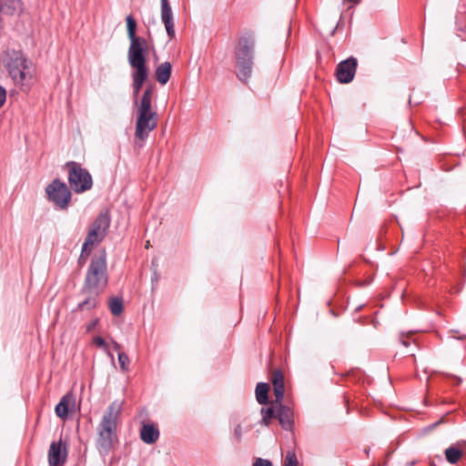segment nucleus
I'll return each instance as SVG.
<instances>
[{
	"instance_id": "obj_31",
	"label": "nucleus",
	"mask_w": 466,
	"mask_h": 466,
	"mask_svg": "<svg viewBox=\"0 0 466 466\" xmlns=\"http://www.w3.org/2000/svg\"><path fill=\"white\" fill-rule=\"evenodd\" d=\"M113 349L116 351L121 350V345L115 340H112Z\"/></svg>"
},
{
	"instance_id": "obj_29",
	"label": "nucleus",
	"mask_w": 466,
	"mask_h": 466,
	"mask_svg": "<svg viewBox=\"0 0 466 466\" xmlns=\"http://www.w3.org/2000/svg\"><path fill=\"white\" fill-rule=\"evenodd\" d=\"M253 466H272V463L268 460L258 458L255 461Z\"/></svg>"
},
{
	"instance_id": "obj_22",
	"label": "nucleus",
	"mask_w": 466,
	"mask_h": 466,
	"mask_svg": "<svg viewBox=\"0 0 466 466\" xmlns=\"http://www.w3.org/2000/svg\"><path fill=\"white\" fill-rule=\"evenodd\" d=\"M268 384L264 382L258 383L256 387V398L259 404H266L268 402Z\"/></svg>"
},
{
	"instance_id": "obj_24",
	"label": "nucleus",
	"mask_w": 466,
	"mask_h": 466,
	"mask_svg": "<svg viewBox=\"0 0 466 466\" xmlns=\"http://www.w3.org/2000/svg\"><path fill=\"white\" fill-rule=\"evenodd\" d=\"M108 308L113 315L119 316L123 312V300L120 298H111L108 301Z\"/></svg>"
},
{
	"instance_id": "obj_4",
	"label": "nucleus",
	"mask_w": 466,
	"mask_h": 466,
	"mask_svg": "<svg viewBox=\"0 0 466 466\" xmlns=\"http://www.w3.org/2000/svg\"><path fill=\"white\" fill-rule=\"evenodd\" d=\"M107 283L106 276V259L104 251L95 255L91 260L90 266L85 280L83 291H102Z\"/></svg>"
},
{
	"instance_id": "obj_7",
	"label": "nucleus",
	"mask_w": 466,
	"mask_h": 466,
	"mask_svg": "<svg viewBox=\"0 0 466 466\" xmlns=\"http://www.w3.org/2000/svg\"><path fill=\"white\" fill-rule=\"evenodd\" d=\"M68 169V182L76 193H83L93 186V179L89 172L76 162L66 164Z\"/></svg>"
},
{
	"instance_id": "obj_2",
	"label": "nucleus",
	"mask_w": 466,
	"mask_h": 466,
	"mask_svg": "<svg viewBox=\"0 0 466 466\" xmlns=\"http://www.w3.org/2000/svg\"><path fill=\"white\" fill-rule=\"evenodd\" d=\"M153 87L148 86L139 100H136L137 120L135 135L144 140L157 127V114L152 107Z\"/></svg>"
},
{
	"instance_id": "obj_12",
	"label": "nucleus",
	"mask_w": 466,
	"mask_h": 466,
	"mask_svg": "<svg viewBox=\"0 0 466 466\" xmlns=\"http://www.w3.org/2000/svg\"><path fill=\"white\" fill-rule=\"evenodd\" d=\"M66 450L62 441L52 442L48 451V462L50 466H59L66 461Z\"/></svg>"
},
{
	"instance_id": "obj_6",
	"label": "nucleus",
	"mask_w": 466,
	"mask_h": 466,
	"mask_svg": "<svg viewBox=\"0 0 466 466\" xmlns=\"http://www.w3.org/2000/svg\"><path fill=\"white\" fill-rule=\"evenodd\" d=\"M109 223L110 219L107 214H100L94 221L84 242L79 258L80 261H85L89 256L93 246L99 243L104 238L106 231L109 227Z\"/></svg>"
},
{
	"instance_id": "obj_14",
	"label": "nucleus",
	"mask_w": 466,
	"mask_h": 466,
	"mask_svg": "<svg viewBox=\"0 0 466 466\" xmlns=\"http://www.w3.org/2000/svg\"><path fill=\"white\" fill-rule=\"evenodd\" d=\"M276 410H277V418L282 426V428L286 431H289L293 426V412L292 410L284 405L281 402H276Z\"/></svg>"
},
{
	"instance_id": "obj_3",
	"label": "nucleus",
	"mask_w": 466,
	"mask_h": 466,
	"mask_svg": "<svg viewBox=\"0 0 466 466\" xmlns=\"http://www.w3.org/2000/svg\"><path fill=\"white\" fill-rule=\"evenodd\" d=\"M6 69L15 85L28 91L34 84L36 69L34 63L20 52H12L6 62Z\"/></svg>"
},
{
	"instance_id": "obj_27",
	"label": "nucleus",
	"mask_w": 466,
	"mask_h": 466,
	"mask_svg": "<svg viewBox=\"0 0 466 466\" xmlns=\"http://www.w3.org/2000/svg\"><path fill=\"white\" fill-rule=\"evenodd\" d=\"M285 466H298V460L295 452L288 451L285 460Z\"/></svg>"
},
{
	"instance_id": "obj_20",
	"label": "nucleus",
	"mask_w": 466,
	"mask_h": 466,
	"mask_svg": "<svg viewBox=\"0 0 466 466\" xmlns=\"http://www.w3.org/2000/svg\"><path fill=\"white\" fill-rule=\"evenodd\" d=\"M86 295V299L78 304V309L81 310H90L95 309L97 305V296L101 291H83Z\"/></svg>"
},
{
	"instance_id": "obj_10",
	"label": "nucleus",
	"mask_w": 466,
	"mask_h": 466,
	"mask_svg": "<svg viewBox=\"0 0 466 466\" xmlns=\"http://www.w3.org/2000/svg\"><path fill=\"white\" fill-rule=\"evenodd\" d=\"M128 63L135 72L132 75L133 93L135 101L137 100V95L148 76V67L147 66V56L127 57Z\"/></svg>"
},
{
	"instance_id": "obj_8",
	"label": "nucleus",
	"mask_w": 466,
	"mask_h": 466,
	"mask_svg": "<svg viewBox=\"0 0 466 466\" xmlns=\"http://www.w3.org/2000/svg\"><path fill=\"white\" fill-rule=\"evenodd\" d=\"M126 21L127 35L130 40L127 57L147 56L149 44L147 39L137 35V21L132 15H127Z\"/></svg>"
},
{
	"instance_id": "obj_28",
	"label": "nucleus",
	"mask_w": 466,
	"mask_h": 466,
	"mask_svg": "<svg viewBox=\"0 0 466 466\" xmlns=\"http://www.w3.org/2000/svg\"><path fill=\"white\" fill-rule=\"evenodd\" d=\"M242 433H243L242 426L240 424L236 425L235 428H234V438L238 441H241Z\"/></svg>"
},
{
	"instance_id": "obj_33",
	"label": "nucleus",
	"mask_w": 466,
	"mask_h": 466,
	"mask_svg": "<svg viewBox=\"0 0 466 466\" xmlns=\"http://www.w3.org/2000/svg\"><path fill=\"white\" fill-rule=\"evenodd\" d=\"M149 247V241L147 242L146 248H147Z\"/></svg>"
},
{
	"instance_id": "obj_18",
	"label": "nucleus",
	"mask_w": 466,
	"mask_h": 466,
	"mask_svg": "<svg viewBox=\"0 0 466 466\" xmlns=\"http://www.w3.org/2000/svg\"><path fill=\"white\" fill-rule=\"evenodd\" d=\"M158 437L159 431L153 424L143 425L140 431V438L144 442L152 444L157 441Z\"/></svg>"
},
{
	"instance_id": "obj_26",
	"label": "nucleus",
	"mask_w": 466,
	"mask_h": 466,
	"mask_svg": "<svg viewBox=\"0 0 466 466\" xmlns=\"http://www.w3.org/2000/svg\"><path fill=\"white\" fill-rule=\"evenodd\" d=\"M118 362L122 370H127L129 364V358L126 353H118Z\"/></svg>"
},
{
	"instance_id": "obj_15",
	"label": "nucleus",
	"mask_w": 466,
	"mask_h": 466,
	"mask_svg": "<svg viewBox=\"0 0 466 466\" xmlns=\"http://www.w3.org/2000/svg\"><path fill=\"white\" fill-rule=\"evenodd\" d=\"M24 11L21 0H3L0 5V14L7 15H20Z\"/></svg>"
},
{
	"instance_id": "obj_19",
	"label": "nucleus",
	"mask_w": 466,
	"mask_h": 466,
	"mask_svg": "<svg viewBox=\"0 0 466 466\" xmlns=\"http://www.w3.org/2000/svg\"><path fill=\"white\" fill-rule=\"evenodd\" d=\"M171 64L169 62H164L160 64L156 69V78L161 85H166L171 76Z\"/></svg>"
},
{
	"instance_id": "obj_1",
	"label": "nucleus",
	"mask_w": 466,
	"mask_h": 466,
	"mask_svg": "<svg viewBox=\"0 0 466 466\" xmlns=\"http://www.w3.org/2000/svg\"><path fill=\"white\" fill-rule=\"evenodd\" d=\"M121 411L122 401L116 400L103 413L96 428V446L101 452H107L116 441V429Z\"/></svg>"
},
{
	"instance_id": "obj_21",
	"label": "nucleus",
	"mask_w": 466,
	"mask_h": 466,
	"mask_svg": "<svg viewBox=\"0 0 466 466\" xmlns=\"http://www.w3.org/2000/svg\"><path fill=\"white\" fill-rule=\"evenodd\" d=\"M444 454L449 463L455 464L462 457V451L456 446H451L445 450Z\"/></svg>"
},
{
	"instance_id": "obj_17",
	"label": "nucleus",
	"mask_w": 466,
	"mask_h": 466,
	"mask_svg": "<svg viewBox=\"0 0 466 466\" xmlns=\"http://www.w3.org/2000/svg\"><path fill=\"white\" fill-rule=\"evenodd\" d=\"M74 406V396L71 393L66 394L58 404L56 406V414L61 418L66 419L68 414L70 407Z\"/></svg>"
},
{
	"instance_id": "obj_13",
	"label": "nucleus",
	"mask_w": 466,
	"mask_h": 466,
	"mask_svg": "<svg viewBox=\"0 0 466 466\" xmlns=\"http://www.w3.org/2000/svg\"><path fill=\"white\" fill-rule=\"evenodd\" d=\"M161 21L165 25L167 35L175 37L174 16L168 0H161Z\"/></svg>"
},
{
	"instance_id": "obj_9",
	"label": "nucleus",
	"mask_w": 466,
	"mask_h": 466,
	"mask_svg": "<svg viewBox=\"0 0 466 466\" xmlns=\"http://www.w3.org/2000/svg\"><path fill=\"white\" fill-rule=\"evenodd\" d=\"M46 193L50 201L60 209H66L71 200V191L66 183L55 179L46 187Z\"/></svg>"
},
{
	"instance_id": "obj_16",
	"label": "nucleus",
	"mask_w": 466,
	"mask_h": 466,
	"mask_svg": "<svg viewBox=\"0 0 466 466\" xmlns=\"http://www.w3.org/2000/svg\"><path fill=\"white\" fill-rule=\"evenodd\" d=\"M272 384L275 395V402H282L284 397L285 384L283 373L277 370L272 374Z\"/></svg>"
},
{
	"instance_id": "obj_23",
	"label": "nucleus",
	"mask_w": 466,
	"mask_h": 466,
	"mask_svg": "<svg viewBox=\"0 0 466 466\" xmlns=\"http://www.w3.org/2000/svg\"><path fill=\"white\" fill-rule=\"evenodd\" d=\"M260 413L262 416L260 424L268 426L271 420L277 416L276 406L274 408H262Z\"/></svg>"
},
{
	"instance_id": "obj_25",
	"label": "nucleus",
	"mask_w": 466,
	"mask_h": 466,
	"mask_svg": "<svg viewBox=\"0 0 466 466\" xmlns=\"http://www.w3.org/2000/svg\"><path fill=\"white\" fill-rule=\"evenodd\" d=\"M93 342L94 344L96 346V347H100V348H103L105 350V351L106 352L107 356L113 360H114V356L113 354L110 352V350H108V347H107V344L106 343L105 339L101 337H96L94 338L93 339Z\"/></svg>"
},
{
	"instance_id": "obj_30",
	"label": "nucleus",
	"mask_w": 466,
	"mask_h": 466,
	"mask_svg": "<svg viewBox=\"0 0 466 466\" xmlns=\"http://www.w3.org/2000/svg\"><path fill=\"white\" fill-rule=\"evenodd\" d=\"M6 100V91L5 89L0 86V108L4 106Z\"/></svg>"
},
{
	"instance_id": "obj_5",
	"label": "nucleus",
	"mask_w": 466,
	"mask_h": 466,
	"mask_svg": "<svg viewBox=\"0 0 466 466\" xmlns=\"http://www.w3.org/2000/svg\"><path fill=\"white\" fill-rule=\"evenodd\" d=\"M254 46L255 43L252 38L242 37L239 39L236 49L238 76L243 82L247 81L251 76Z\"/></svg>"
},
{
	"instance_id": "obj_32",
	"label": "nucleus",
	"mask_w": 466,
	"mask_h": 466,
	"mask_svg": "<svg viewBox=\"0 0 466 466\" xmlns=\"http://www.w3.org/2000/svg\"><path fill=\"white\" fill-rule=\"evenodd\" d=\"M96 324V320H95L93 323H91L90 325H88L87 327V330H91V329H93V327Z\"/></svg>"
},
{
	"instance_id": "obj_11",
	"label": "nucleus",
	"mask_w": 466,
	"mask_h": 466,
	"mask_svg": "<svg viewBox=\"0 0 466 466\" xmlns=\"http://www.w3.org/2000/svg\"><path fill=\"white\" fill-rule=\"evenodd\" d=\"M357 65V59L354 57L340 62L337 66V78L339 82L344 84L351 82L356 73Z\"/></svg>"
}]
</instances>
